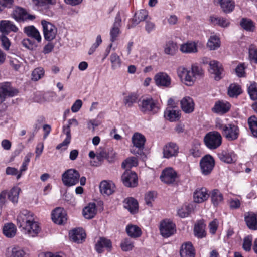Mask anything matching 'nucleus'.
Here are the masks:
<instances>
[{
	"label": "nucleus",
	"instance_id": "nucleus-50",
	"mask_svg": "<svg viewBox=\"0 0 257 257\" xmlns=\"http://www.w3.org/2000/svg\"><path fill=\"white\" fill-rule=\"evenodd\" d=\"M138 165V160L135 157H130L125 159L122 163V167L124 169H129Z\"/></svg>",
	"mask_w": 257,
	"mask_h": 257
},
{
	"label": "nucleus",
	"instance_id": "nucleus-54",
	"mask_svg": "<svg viewBox=\"0 0 257 257\" xmlns=\"http://www.w3.org/2000/svg\"><path fill=\"white\" fill-rule=\"evenodd\" d=\"M120 247L124 251H128L133 249L134 243L129 239L125 238L122 240L120 244Z\"/></svg>",
	"mask_w": 257,
	"mask_h": 257
},
{
	"label": "nucleus",
	"instance_id": "nucleus-48",
	"mask_svg": "<svg viewBox=\"0 0 257 257\" xmlns=\"http://www.w3.org/2000/svg\"><path fill=\"white\" fill-rule=\"evenodd\" d=\"M16 228L13 223H8L3 227V233L8 237H12L16 233Z\"/></svg>",
	"mask_w": 257,
	"mask_h": 257
},
{
	"label": "nucleus",
	"instance_id": "nucleus-4",
	"mask_svg": "<svg viewBox=\"0 0 257 257\" xmlns=\"http://www.w3.org/2000/svg\"><path fill=\"white\" fill-rule=\"evenodd\" d=\"M140 110L143 113H157L160 109V105L157 100L151 97L144 98L139 104Z\"/></svg>",
	"mask_w": 257,
	"mask_h": 257
},
{
	"label": "nucleus",
	"instance_id": "nucleus-33",
	"mask_svg": "<svg viewBox=\"0 0 257 257\" xmlns=\"http://www.w3.org/2000/svg\"><path fill=\"white\" fill-rule=\"evenodd\" d=\"M180 115L181 113L179 110L172 108H167L164 112L165 118L172 122L178 120Z\"/></svg>",
	"mask_w": 257,
	"mask_h": 257
},
{
	"label": "nucleus",
	"instance_id": "nucleus-19",
	"mask_svg": "<svg viewBox=\"0 0 257 257\" xmlns=\"http://www.w3.org/2000/svg\"><path fill=\"white\" fill-rule=\"evenodd\" d=\"M121 19L120 15L118 13L115 17V21L113 25L112 28L110 30V40L112 42H114L116 40L117 38L120 34V28L121 27Z\"/></svg>",
	"mask_w": 257,
	"mask_h": 257
},
{
	"label": "nucleus",
	"instance_id": "nucleus-57",
	"mask_svg": "<svg viewBox=\"0 0 257 257\" xmlns=\"http://www.w3.org/2000/svg\"><path fill=\"white\" fill-rule=\"evenodd\" d=\"M248 92L252 100L257 99V86L255 82L251 83L248 88Z\"/></svg>",
	"mask_w": 257,
	"mask_h": 257
},
{
	"label": "nucleus",
	"instance_id": "nucleus-61",
	"mask_svg": "<svg viewBox=\"0 0 257 257\" xmlns=\"http://www.w3.org/2000/svg\"><path fill=\"white\" fill-rule=\"evenodd\" d=\"M252 245V237L247 236L244 238L242 247L246 251H249L251 249Z\"/></svg>",
	"mask_w": 257,
	"mask_h": 257
},
{
	"label": "nucleus",
	"instance_id": "nucleus-35",
	"mask_svg": "<svg viewBox=\"0 0 257 257\" xmlns=\"http://www.w3.org/2000/svg\"><path fill=\"white\" fill-rule=\"evenodd\" d=\"M96 214V205L94 203H89L83 210L84 217L88 219L93 218Z\"/></svg>",
	"mask_w": 257,
	"mask_h": 257
},
{
	"label": "nucleus",
	"instance_id": "nucleus-14",
	"mask_svg": "<svg viewBox=\"0 0 257 257\" xmlns=\"http://www.w3.org/2000/svg\"><path fill=\"white\" fill-rule=\"evenodd\" d=\"M51 215L53 222L58 224L65 223L67 220L66 212L62 208H56L53 211Z\"/></svg>",
	"mask_w": 257,
	"mask_h": 257
},
{
	"label": "nucleus",
	"instance_id": "nucleus-60",
	"mask_svg": "<svg viewBox=\"0 0 257 257\" xmlns=\"http://www.w3.org/2000/svg\"><path fill=\"white\" fill-rule=\"evenodd\" d=\"M0 41L3 48L6 50H9L11 42L9 38L3 34L0 36Z\"/></svg>",
	"mask_w": 257,
	"mask_h": 257
},
{
	"label": "nucleus",
	"instance_id": "nucleus-44",
	"mask_svg": "<svg viewBox=\"0 0 257 257\" xmlns=\"http://www.w3.org/2000/svg\"><path fill=\"white\" fill-rule=\"evenodd\" d=\"M218 157L222 161L227 163H231L235 158V154L233 152L223 151L218 154Z\"/></svg>",
	"mask_w": 257,
	"mask_h": 257
},
{
	"label": "nucleus",
	"instance_id": "nucleus-30",
	"mask_svg": "<svg viewBox=\"0 0 257 257\" xmlns=\"http://www.w3.org/2000/svg\"><path fill=\"white\" fill-rule=\"evenodd\" d=\"M180 254L181 257H194L195 250L192 244L190 242H187L182 245Z\"/></svg>",
	"mask_w": 257,
	"mask_h": 257
},
{
	"label": "nucleus",
	"instance_id": "nucleus-59",
	"mask_svg": "<svg viewBox=\"0 0 257 257\" xmlns=\"http://www.w3.org/2000/svg\"><path fill=\"white\" fill-rule=\"evenodd\" d=\"M22 45L30 50H33L37 47V44L30 39H25L22 42Z\"/></svg>",
	"mask_w": 257,
	"mask_h": 257
},
{
	"label": "nucleus",
	"instance_id": "nucleus-64",
	"mask_svg": "<svg viewBox=\"0 0 257 257\" xmlns=\"http://www.w3.org/2000/svg\"><path fill=\"white\" fill-rule=\"evenodd\" d=\"M156 194L154 192H149L146 194L145 200L146 204L148 206H152V202L154 201Z\"/></svg>",
	"mask_w": 257,
	"mask_h": 257
},
{
	"label": "nucleus",
	"instance_id": "nucleus-7",
	"mask_svg": "<svg viewBox=\"0 0 257 257\" xmlns=\"http://www.w3.org/2000/svg\"><path fill=\"white\" fill-rule=\"evenodd\" d=\"M80 178L79 172L73 169L66 171L62 176V180L65 186H72L78 183Z\"/></svg>",
	"mask_w": 257,
	"mask_h": 257
},
{
	"label": "nucleus",
	"instance_id": "nucleus-36",
	"mask_svg": "<svg viewBox=\"0 0 257 257\" xmlns=\"http://www.w3.org/2000/svg\"><path fill=\"white\" fill-rule=\"evenodd\" d=\"M210 21L213 25H218L222 27H227L230 24L229 21L228 19L215 15L210 16Z\"/></svg>",
	"mask_w": 257,
	"mask_h": 257
},
{
	"label": "nucleus",
	"instance_id": "nucleus-55",
	"mask_svg": "<svg viewBox=\"0 0 257 257\" xmlns=\"http://www.w3.org/2000/svg\"><path fill=\"white\" fill-rule=\"evenodd\" d=\"M192 211V208L189 205L183 206L178 211L179 216L182 218L187 217Z\"/></svg>",
	"mask_w": 257,
	"mask_h": 257
},
{
	"label": "nucleus",
	"instance_id": "nucleus-40",
	"mask_svg": "<svg viewBox=\"0 0 257 257\" xmlns=\"http://www.w3.org/2000/svg\"><path fill=\"white\" fill-rule=\"evenodd\" d=\"M211 201L213 205L216 207L223 202V196L217 189L213 190L211 194Z\"/></svg>",
	"mask_w": 257,
	"mask_h": 257
},
{
	"label": "nucleus",
	"instance_id": "nucleus-6",
	"mask_svg": "<svg viewBox=\"0 0 257 257\" xmlns=\"http://www.w3.org/2000/svg\"><path fill=\"white\" fill-rule=\"evenodd\" d=\"M199 166L201 173L203 175H208L214 167L215 160L211 155H206L200 160Z\"/></svg>",
	"mask_w": 257,
	"mask_h": 257
},
{
	"label": "nucleus",
	"instance_id": "nucleus-20",
	"mask_svg": "<svg viewBox=\"0 0 257 257\" xmlns=\"http://www.w3.org/2000/svg\"><path fill=\"white\" fill-rule=\"evenodd\" d=\"M177 177L176 172L171 168L165 169L162 172L160 178L161 180L166 184L173 183Z\"/></svg>",
	"mask_w": 257,
	"mask_h": 257
},
{
	"label": "nucleus",
	"instance_id": "nucleus-22",
	"mask_svg": "<svg viewBox=\"0 0 257 257\" xmlns=\"http://www.w3.org/2000/svg\"><path fill=\"white\" fill-rule=\"evenodd\" d=\"M70 238L77 243H82L84 240L86 234L82 228H77L72 230L69 232Z\"/></svg>",
	"mask_w": 257,
	"mask_h": 257
},
{
	"label": "nucleus",
	"instance_id": "nucleus-56",
	"mask_svg": "<svg viewBox=\"0 0 257 257\" xmlns=\"http://www.w3.org/2000/svg\"><path fill=\"white\" fill-rule=\"evenodd\" d=\"M34 4L40 7L47 8L49 5L56 4L55 0H33Z\"/></svg>",
	"mask_w": 257,
	"mask_h": 257
},
{
	"label": "nucleus",
	"instance_id": "nucleus-15",
	"mask_svg": "<svg viewBox=\"0 0 257 257\" xmlns=\"http://www.w3.org/2000/svg\"><path fill=\"white\" fill-rule=\"evenodd\" d=\"M18 93V90L13 87L10 82H4L0 83V93L5 99L7 97L14 96Z\"/></svg>",
	"mask_w": 257,
	"mask_h": 257
},
{
	"label": "nucleus",
	"instance_id": "nucleus-45",
	"mask_svg": "<svg viewBox=\"0 0 257 257\" xmlns=\"http://www.w3.org/2000/svg\"><path fill=\"white\" fill-rule=\"evenodd\" d=\"M241 27L247 31L253 32L255 26L253 21L247 18H242L240 22Z\"/></svg>",
	"mask_w": 257,
	"mask_h": 257
},
{
	"label": "nucleus",
	"instance_id": "nucleus-3",
	"mask_svg": "<svg viewBox=\"0 0 257 257\" xmlns=\"http://www.w3.org/2000/svg\"><path fill=\"white\" fill-rule=\"evenodd\" d=\"M217 127L222 131L224 136L228 141L236 140L239 135L240 131L238 126L233 123L228 124H217Z\"/></svg>",
	"mask_w": 257,
	"mask_h": 257
},
{
	"label": "nucleus",
	"instance_id": "nucleus-47",
	"mask_svg": "<svg viewBox=\"0 0 257 257\" xmlns=\"http://www.w3.org/2000/svg\"><path fill=\"white\" fill-rule=\"evenodd\" d=\"M241 93V88L240 86L237 84H231L228 88V94L231 97H236Z\"/></svg>",
	"mask_w": 257,
	"mask_h": 257
},
{
	"label": "nucleus",
	"instance_id": "nucleus-46",
	"mask_svg": "<svg viewBox=\"0 0 257 257\" xmlns=\"http://www.w3.org/2000/svg\"><path fill=\"white\" fill-rule=\"evenodd\" d=\"M189 154L194 158H198L201 156L202 154L200 150V144L198 141H195L191 148L189 149Z\"/></svg>",
	"mask_w": 257,
	"mask_h": 257
},
{
	"label": "nucleus",
	"instance_id": "nucleus-13",
	"mask_svg": "<svg viewBox=\"0 0 257 257\" xmlns=\"http://www.w3.org/2000/svg\"><path fill=\"white\" fill-rule=\"evenodd\" d=\"M122 180L125 186L134 187L138 184L137 174L133 172L126 170L122 176Z\"/></svg>",
	"mask_w": 257,
	"mask_h": 257
},
{
	"label": "nucleus",
	"instance_id": "nucleus-29",
	"mask_svg": "<svg viewBox=\"0 0 257 257\" xmlns=\"http://www.w3.org/2000/svg\"><path fill=\"white\" fill-rule=\"evenodd\" d=\"M148 16V13L146 10H141L135 13L132 19V24L128 25V28H133L138 24L140 22L146 19Z\"/></svg>",
	"mask_w": 257,
	"mask_h": 257
},
{
	"label": "nucleus",
	"instance_id": "nucleus-38",
	"mask_svg": "<svg viewBox=\"0 0 257 257\" xmlns=\"http://www.w3.org/2000/svg\"><path fill=\"white\" fill-rule=\"evenodd\" d=\"M126 231L129 236L134 238H138L142 234L140 228L135 225H127L126 227Z\"/></svg>",
	"mask_w": 257,
	"mask_h": 257
},
{
	"label": "nucleus",
	"instance_id": "nucleus-42",
	"mask_svg": "<svg viewBox=\"0 0 257 257\" xmlns=\"http://www.w3.org/2000/svg\"><path fill=\"white\" fill-rule=\"evenodd\" d=\"M245 221L249 228L253 230L257 229V218L254 213H249L245 217Z\"/></svg>",
	"mask_w": 257,
	"mask_h": 257
},
{
	"label": "nucleus",
	"instance_id": "nucleus-63",
	"mask_svg": "<svg viewBox=\"0 0 257 257\" xmlns=\"http://www.w3.org/2000/svg\"><path fill=\"white\" fill-rule=\"evenodd\" d=\"M249 59L251 62L257 64V48L253 46L249 47Z\"/></svg>",
	"mask_w": 257,
	"mask_h": 257
},
{
	"label": "nucleus",
	"instance_id": "nucleus-43",
	"mask_svg": "<svg viewBox=\"0 0 257 257\" xmlns=\"http://www.w3.org/2000/svg\"><path fill=\"white\" fill-rule=\"evenodd\" d=\"M178 50L177 45L172 41H168L164 47V53L171 56L174 55Z\"/></svg>",
	"mask_w": 257,
	"mask_h": 257
},
{
	"label": "nucleus",
	"instance_id": "nucleus-51",
	"mask_svg": "<svg viewBox=\"0 0 257 257\" xmlns=\"http://www.w3.org/2000/svg\"><path fill=\"white\" fill-rule=\"evenodd\" d=\"M248 124L253 136L257 137V117L251 116L248 119Z\"/></svg>",
	"mask_w": 257,
	"mask_h": 257
},
{
	"label": "nucleus",
	"instance_id": "nucleus-9",
	"mask_svg": "<svg viewBox=\"0 0 257 257\" xmlns=\"http://www.w3.org/2000/svg\"><path fill=\"white\" fill-rule=\"evenodd\" d=\"M156 85L160 87L170 88L171 87L172 79L171 77L166 72H160L154 76Z\"/></svg>",
	"mask_w": 257,
	"mask_h": 257
},
{
	"label": "nucleus",
	"instance_id": "nucleus-12",
	"mask_svg": "<svg viewBox=\"0 0 257 257\" xmlns=\"http://www.w3.org/2000/svg\"><path fill=\"white\" fill-rule=\"evenodd\" d=\"M132 141L134 147L137 148L138 150L136 151L131 149V153L134 154H139V152L142 151L144 148L146 142L145 136L139 133H135L132 136Z\"/></svg>",
	"mask_w": 257,
	"mask_h": 257
},
{
	"label": "nucleus",
	"instance_id": "nucleus-32",
	"mask_svg": "<svg viewBox=\"0 0 257 257\" xmlns=\"http://www.w3.org/2000/svg\"><path fill=\"white\" fill-rule=\"evenodd\" d=\"M123 206L132 213H136L138 209V202L132 197L127 198L123 201Z\"/></svg>",
	"mask_w": 257,
	"mask_h": 257
},
{
	"label": "nucleus",
	"instance_id": "nucleus-21",
	"mask_svg": "<svg viewBox=\"0 0 257 257\" xmlns=\"http://www.w3.org/2000/svg\"><path fill=\"white\" fill-rule=\"evenodd\" d=\"M99 188L102 195L109 196L114 192L115 185L112 181L104 180L100 183Z\"/></svg>",
	"mask_w": 257,
	"mask_h": 257
},
{
	"label": "nucleus",
	"instance_id": "nucleus-27",
	"mask_svg": "<svg viewBox=\"0 0 257 257\" xmlns=\"http://www.w3.org/2000/svg\"><path fill=\"white\" fill-rule=\"evenodd\" d=\"M210 72L215 74V79L219 80L221 78L220 75L223 71L222 65L220 63L215 60L209 62Z\"/></svg>",
	"mask_w": 257,
	"mask_h": 257
},
{
	"label": "nucleus",
	"instance_id": "nucleus-58",
	"mask_svg": "<svg viewBox=\"0 0 257 257\" xmlns=\"http://www.w3.org/2000/svg\"><path fill=\"white\" fill-rule=\"evenodd\" d=\"M218 226L219 222L216 219L211 221L208 224L209 232L212 235H214L216 232Z\"/></svg>",
	"mask_w": 257,
	"mask_h": 257
},
{
	"label": "nucleus",
	"instance_id": "nucleus-52",
	"mask_svg": "<svg viewBox=\"0 0 257 257\" xmlns=\"http://www.w3.org/2000/svg\"><path fill=\"white\" fill-rule=\"evenodd\" d=\"M21 191L19 187H13L8 194L9 199L13 203H17L19 198V195Z\"/></svg>",
	"mask_w": 257,
	"mask_h": 257
},
{
	"label": "nucleus",
	"instance_id": "nucleus-34",
	"mask_svg": "<svg viewBox=\"0 0 257 257\" xmlns=\"http://www.w3.org/2000/svg\"><path fill=\"white\" fill-rule=\"evenodd\" d=\"M24 32L29 37L34 38L38 42L41 41V36L38 30L34 26L25 27Z\"/></svg>",
	"mask_w": 257,
	"mask_h": 257
},
{
	"label": "nucleus",
	"instance_id": "nucleus-5",
	"mask_svg": "<svg viewBox=\"0 0 257 257\" xmlns=\"http://www.w3.org/2000/svg\"><path fill=\"white\" fill-rule=\"evenodd\" d=\"M11 16L18 22L33 21L36 18L35 15L29 13L26 9L19 6L14 8Z\"/></svg>",
	"mask_w": 257,
	"mask_h": 257
},
{
	"label": "nucleus",
	"instance_id": "nucleus-16",
	"mask_svg": "<svg viewBox=\"0 0 257 257\" xmlns=\"http://www.w3.org/2000/svg\"><path fill=\"white\" fill-rule=\"evenodd\" d=\"M112 245L111 240L105 237H100L95 244V248L98 253H101L105 250L107 251H110L112 249Z\"/></svg>",
	"mask_w": 257,
	"mask_h": 257
},
{
	"label": "nucleus",
	"instance_id": "nucleus-53",
	"mask_svg": "<svg viewBox=\"0 0 257 257\" xmlns=\"http://www.w3.org/2000/svg\"><path fill=\"white\" fill-rule=\"evenodd\" d=\"M137 99L138 95L137 94L132 93L124 97L123 102L126 106L130 107L137 101Z\"/></svg>",
	"mask_w": 257,
	"mask_h": 257
},
{
	"label": "nucleus",
	"instance_id": "nucleus-8",
	"mask_svg": "<svg viewBox=\"0 0 257 257\" xmlns=\"http://www.w3.org/2000/svg\"><path fill=\"white\" fill-rule=\"evenodd\" d=\"M177 73L182 82L186 85L192 86L194 83L195 79L192 75L190 70L183 66H180L178 68Z\"/></svg>",
	"mask_w": 257,
	"mask_h": 257
},
{
	"label": "nucleus",
	"instance_id": "nucleus-49",
	"mask_svg": "<svg viewBox=\"0 0 257 257\" xmlns=\"http://www.w3.org/2000/svg\"><path fill=\"white\" fill-rule=\"evenodd\" d=\"M45 71L43 68L39 67L32 71L31 74L32 80L37 81L41 79L44 76Z\"/></svg>",
	"mask_w": 257,
	"mask_h": 257
},
{
	"label": "nucleus",
	"instance_id": "nucleus-39",
	"mask_svg": "<svg viewBox=\"0 0 257 257\" xmlns=\"http://www.w3.org/2000/svg\"><path fill=\"white\" fill-rule=\"evenodd\" d=\"M111 68L113 70L119 69L122 65V60L120 56L116 53H112L109 58Z\"/></svg>",
	"mask_w": 257,
	"mask_h": 257
},
{
	"label": "nucleus",
	"instance_id": "nucleus-62",
	"mask_svg": "<svg viewBox=\"0 0 257 257\" xmlns=\"http://www.w3.org/2000/svg\"><path fill=\"white\" fill-rule=\"evenodd\" d=\"M190 71L195 80L197 77H200L203 74L202 69L196 65H192Z\"/></svg>",
	"mask_w": 257,
	"mask_h": 257
},
{
	"label": "nucleus",
	"instance_id": "nucleus-2",
	"mask_svg": "<svg viewBox=\"0 0 257 257\" xmlns=\"http://www.w3.org/2000/svg\"><path fill=\"white\" fill-rule=\"evenodd\" d=\"M222 140V136L219 132L212 131L205 135L203 141L207 148L210 150H215L220 146Z\"/></svg>",
	"mask_w": 257,
	"mask_h": 257
},
{
	"label": "nucleus",
	"instance_id": "nucleus-18",
	"mask_svg": "<svg viewBox=\"0 0 257 257\" xmlns=\"http://www.w3.org/2000/svg\"><path fill=\"white\" fill-rule=\"evenodd\" d=\"M180 106L185 113H191L194 110L195 103L191 97L185 96L180 101Z\"/></svg>",
	"mask_w": 257,
	"mask_h": 257
},
{
	"label": "nucleus",
	"instance_id": "nucleus-37",
	"mask_svg": "<svg viewBox=\"0 0 257 257\" xmlns=\"http://www.w3.org/2000/svg\"><path fill=\"white\" fill-rule=\"evenodd\" d=\"M220 40L218 36L215 35H211L208 40L207 47L210 50H215L220 47Z\"/></svg>",
	"mask_w": 257,
	"mask_h": 257
},
{
	"label": "nucleus",
	"instance_id": "nucleus-11",
	"mask_svg": "<svg viewBox=\"0 0 257 257\" xmlns=\"http://www.w3.org/2000/svg\"><path fill=\"white\" fill-rule=\"evenodd\" d=\"M41 24L43 27L45 39L48 41L53 40L55 38L57 33L56 27L51 23L45 20H42L41 21Z\"/></svg>",
	"mask_w": 257,
	"mask_h": 257
},
{
	"label": "nucleus",
	"instance_id": "nucleus-25",
	"mask_svg": "<svg viewBox=\"0 0 257 257\" xmlns=\"http://www.w3.org/2000/svg\"><path fill=\"white\" fill-rule=\"evenodd\" d=\"M209 197V194L205 188H198L195 190L193 194L194 202L198 203L206 201Z\"/></svg>",
	"mask_w": 257,
	"mask_h": 257
},
{
	"label": "nucleus",
	"instance_id": "nucleus-10",
	"mask_svg": "<svg viewBox=\"0 0 257 257\" xmlns=\"http://www.w3.org/2000/svg\"><path fill=\"white\" fill-rule=\"evenodd\" d=\"M160 231L161 234L165 238L172 235L176 232V226L169 220H164L160 224Z\"/></svg>",
	"mask_w": 257,
	"mask_h": 257
},
{
	"label": "nucleus",
	"instance_id": "nucleus-23",
	"mask_svg": "<svg viewBox=\"0 0 257 257\" xmlns=\"http://www.w3.org/2000/svg\"><path fill=\"white\" fill-rule=\"evenodd\" d=\"M18 27L13 22L9 20H2L0 22V31L5 34H8L10 32H17Z\"/></svg>",
	"mask_w": 257,
	"mask_h": 257
},
{
	"label": "nucleus",
	"instance_id": "nucleus-26",
	"mask_svg": "<svg viewBox=\"0 0 257 257\" xmlns=\"http://www.w3.org/2000/svg\"><path fill=\"white\" fill-rule=\"evenodd\" d=\"M230 107L229 102L223 100L218 101L215 103L212 110L215 113L224 114L229 110Z\"/></svg>",
	"mask_w": 257,
	"mask_h": 257
},
{
	"label": "nucleus",
	"instance_id": "nucleus-1",
	"mask_svg": "<svg viewBox=\"0 0 257 257\" xmlns=\"http://www.w3.org/2000/svg\"><path fill=\"white\" fill-rule=\"evenodd\" d=\"M17 224L24 234L31 237L37 236L41 230L39 223L35 220L34 214L27 210H23L19 214Z\"/></svg>",
	"mask_w": 257,
	"mask_h": 257
},
{
	"label": "nucleus",
	"instance_id": "nucleus-28",
	"mask_svg": "<svg viewBox=\"0 0 257 257\" xmlns=\"http://www.w3.org/2000/svg\"><path fill=\"white\" fill-rule=\"evenodd\" d=\"M7 257H29V254L23 248L19 246L8 248Z\"/></svg>",
	"mask_w": 257,
	"mask_h": 257
},
{
	"label": "nucleus",
	"instance_id": "nucleus-31",
	"mask_svg": "<svg viewBox=\"0 0 257 257\" xmlns=\"http://www.w3.org/2000/svg\"><path fill=\"white\" fill-rule=\"evenodd\" d=\"M206 225L202 221H198L194 225V234L198 238H202L206 236Z\"/></svg>",
	"mask_w": 257,
	"mask_h": 257
},
{
	"label": "nucleus",
	"instance_id": "nucleus-24",
	"mask_svg": "<svg viewBox=\"0 0 257 257\" xmlns=\"http://www.w3.org/2000/svg\"><path fill=\"white\" fill-rule=\"evenodd\" d=\"M180 50L182 53L185 54L197 53V44L194 41H187L180 45Z\"/></svg>",
	"mask_w": 257,
	"mask_h": 257
},
{
	"label": "nucleus",
	"instance_id": "nucleus-41",
	"mask_svg": "<svg viewBox=\"0 0 257 257\" xmlns=\"http://www.w3.org/2000/svg\"><path fill=\"white\" fill-rule=\"evenodd\" d=\"M63 132L66 135V138L61 143L57 145L56 147L57 149H62L63 147H67L70 143L71 136L69 126L67 125L63 126Z\"/></svg>",
	"mask_w": 257,
	"mask_h": 257
},
{
	"label": "nucleus",
	"instance_id": "nucleus-17",
	"mask_svg": "<svg viewBox=\"0 0 257 257\" xmlns=\"http://www.w3.org/2000/svg\"><path fill=\"white\" fill-rule=\"evenodd\" d=\"M179 152V147L176 144L170 142L166 144L163 147V157L170 158L176 156Z\"/></svg>",
	"mask_w": 257,
	"mask_h": 257
}]
</instances>
